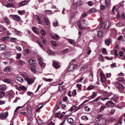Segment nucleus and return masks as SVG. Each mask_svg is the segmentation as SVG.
Instances as JSON below:
<instances>
[{"instance_id":"obj_1","label":"nucleus","mask_w":125,"mask_h":125,"mask_svg":"<svg viewBox=\"0 0 125 125\" xmlns=\"http://www.w3.org/2000/svg\"><path fill=\"white\" fill-rule=\"evenodd\" d=\"M10 16H11L13 19L15 21H19L21 19V18L20 16L17 15H10Z\"/></svg>"},{"instance_id":"obj_2","label":"nucleus","mask_w":125,"mask_h":125,"mask_svg":"<svg viewBox=\"0 0 125 125\" xmlns=\"http://www.w3.org/2000/svg\"><path fill=\"white\" fill-rule=\"evenodd\" d=\"M102 26H103L104 28L106 29H108L109 27V22L108 21L103 22L102 24Z\"/></svg>"},{"instance_id":"obj_3","label":"nucleus","mask_w":125,"mask_h":125,"mask_svg":"<svg viewBox=\"0 0 125 125\" xmlns=\"http://www.w3.org/2000/svg\"><path fill=\"white\" fill-rule=\"evenodd\" d=\"M105 105L108 107H112L114 106V103L111 101H109L107 102Z\"/></svg>"},{"instance_id":"obj_4","label":"nucleus","mask_w":125,"mask_h":125,"mask_svg":"<svg viewBox=\"0 0 125 125\" xmlns=\"http://www.w3.org/2000/svg\"><path fill=\"white\" fill-rule=\"evenodd\" d=\"M8 115V113H3L0 115V117L2 119H4L6 118Z\"/></svg>"},{"instance_id":"obj_5","label":"nucleus","mask_w":125,"mask_h":125,"mask_svg":"<svg viewBox=\"0 0 125 125\" xmlns=\"http://www.w3.org/2000/svg\"><path fill=\"white\" fill-rule=\"evenodd\" d=\"M29 1L25 0L22 1L19 3V6L20 7L26 4L29 2Z\"/></svg>"},{"instance_id":"obj_6","label":"nucleus","mask_w":125,"mask_h":125,"mask_svg":"<svg viewBox=\"0 0 125 125\" xmlns=\"http://www.w3.org/2000/svg\"><path fill=\"white\" fill-rule=\"evenodd\" d=\"M3 19L4 22L7 24H9L10 23V21L9 18L7 17H4Z\"/></svg>"},{"instance_id":"obj_7","label":"nucleus","mask_w":125,"mask_h":125,"mask_svg":"<svg viewBox=\"0 0 125 125\" xmlns=\"http://www.w3.org/2000/svg\"><path fill=\"white\" fill-rule=\"evenodd\" d=\"M100 75L101 77V80L103 82H104L105 81V77L103 73L101 72H100Z\"/></svg>"},{"instance_id":"obj_8","label":"nucleus","mask_w":125,"mask_h":125,"mask_svg":"<svg viewBox=\"0 0 125 125\" xmlns=\"http://www.w3.org/2000/svg\"><path fill=\"white\" fill-rule=\"evenodd\" d=\"M12 68L10 66H9L5 68L4 69V71L5 72L8 73L10 72Z\"/></svg>"},{"instance_id":"obj_9","label":"nucleus","mask_w":125,"mask_h":125,"mask_svg":"<svg viewBox=\"0 0 125 125\" xmlns=\"http://www.w3.org/2000/svg\"><path fill=\"white\" fill-rule=\"evenodd\" d=\"M32 29L33 31L36 34H39V31L36 27L33 26L32 27Z\"/></svg>"},{"instance_id":"obj_10","label":"nucleus","mask_w":125,"mask_h":125,"mask_svg":"<svg viewBox=\"0 0 125 125\" xmlns=\"http://www.w3.org/2000/svg\"><path fill=\"white\" fill-rule=\"evenodd\" d=\"M26 64V62L22 60H20L19 61L18 65L19 66L23 65Z\"/></svg>"},{"instance_id":"obj_11","label":"nucleus","mask_w":125,"mask_h":125,"mask_svg":"<svg viewBox=\"0 0 125 125\" xmlns=\"http://www.w3.org/2000/svg\"><path fill=\"white\" fill-rule=\"evenodd\" d=\"M44 21V24L46 25H48L49 24V20L46 18L45 17L43 19Z\"/></svg>"},{"instance_id":"obj_12","label":"nucleus","mask_w":125,"mask_h":125,"mask_svg":"<svg viewBox=\"0 0 125 125\" xmlns=\"http://www.w3.org/2000/svg\"><path fill=\"white\" fill-rule=\"evenodd\" d=\"M36 60L35 59H31L29 60V62L30 64L31 65H34Z\"/></svg>"},{"instance_id":"obj_13","label":"nucleus","mask_w":125,"mask_h":125,"mask_svg":"<svg viewBox=\"0 0 125 125\" xmlns=\"http://www.w3.org/2000/svg\"><path fill=\"white\" fill-rule=\"evenodd\" d=\"M25 79L27 81V83L29 84H32L33 82V80L32 79L27 78H26Z\"/></svg>"},{"instance_id":"obj_14","label":"nucleus","mask_w":125,"mask_h":125,"mask_svg":"<svg viewBox=\"0 0 125 125\" xmlns=\"http://www.w3.org/2000/svg\"><path fill=\"white\" fill-rule=\"evenodd\" d=\"M83 2L82 1V0H79L77 1L75 3V4L77 6H79L82 4Z\"/></svg>"},{"instance_id":"obj_15","label":"nucleus","mask_w":125,"mask_h":125,"mask_svg":"<svg viewBox=\"0 0 125 125\" xmlns=\"http://www.w3.org/2000/svg\"><path fill=\"white\" fill-rule=\"evenodd\" d=\"M68 42L70 44H73L76 43V42L75 40L71 39H68Z\"/></svg>"},{"instance_id":"obj_16","label":"nucleus","mask_w":125,"mask_h":125,"mask_svg":"<svg viewBox=\"0 0 125 125\" xmlns=\"http://www.w3.org/2000/svg\"><path fill=\"white\" fill-rule=\"evenodd\" d=\"M6 88V86L4 84L0 85V90H5Z\"/></svg>"},{"instance_id":"obj_17","label":"nucleus","mask_w":125,"mask_h":125,"mask_svg":"<svg viewBox=\"0 0 125 125\" xmlns=\"http://www.w3.org/2000/svg\"><path fill=\"white\" fill-rule=\"evenodd\" d=\"M26 87L23 86H21L19 88H17V89L19 91H20L21 90H25L26 89Z\"/></svg>"},{"instance_id":"obj_18","label":"nucleus","mask_w":125,"mask_h":125,"mask_svg":"<svg viewBox=\"0 0 125 125\" xmlns=\"http://www.w3.org/2000/svg\"><path fill=\"white\" fill-rule=\"evenodd\" d=\"M38 61L40 65L42 66L43 64V62L41 58H38Z\"/></svg>"},{"instance_id":"obj_19","label":"nucleus","mask_w":125,"mask_h":125,"mask_svg":"<svg viewBox=\"0 0 125 125\" xmlns=\"http://www.w3.org/2000/svg\"><path fill=\"white\" fill-rule=\"evenodd\" d=\"M68 123L70 124H73L74 122V120L73 119L71 118H69L67 120Z\"/></svg>"},{"instance_id":"obj_20","label":"nucleus","mask_w":125,"mask_h":125,"mask_svg":"<svg viewBox=\"0 0 125 125\" xmlns=\"http://www.w3.org/2000/svg\"><path fill=\"white\" fill-rule=\"evenodd\" d=\"M16 80L21 83H22L23 82V79L20 76H17L16 78Z\"/></svg>"},{"instance_id":"obj_21","label":"nucleus","mask_w":125,"mask_h":125,"mask_svg":"<svg viewBox=\"0 0 125 125\" xmlns=\"http://www.w3.org/2000/svg\"><path fill=\"white\" fill-rule=\"evenodd\" d=\"M31 69L32 71L35 73H36L37 72L36 68L34 66L31 67Z\"/></svg>"},{"instance_id":"obj_22","label":"nucleus","mask_w":125,"mask_h":125,"mask_svg":"<svg viewBox=\"0 0 125 125\" xmlns=\"http://www.w3.org/2000/svg\"><path fill=\"white\" fill-rule=\"evenodd\" d=\"M111 42L110 41V39H106L105 41V44L107 46H109Z\"/></svg>"},{"instance_id":"obj_23","label":"nucleus","mask_w":125,"mask_h":125,"mask_svg":"<svg viewBox=\"0 0 125 125\" xmlns=\"http://www.w3.org/2000/svg\"><path fill=\"white\" fill-rule=\"evenodd\" d=\"M122 119L120 118L117 123L114 124L115 125H121L122 123Z\"/></svg>"},{"instance_id":"obj_24","label":"nucleus","mask_w":125,"mask_h":125,"mask_svg":"<svg viewBox=\"0 0 125 125\" xmlns=\"http://www.w3.org/2000/svg\"><path fill=\"white\" fill-rule=\"evenodd\" d=\"M53 66L55 68L57 69L59 68V66L58 63L56 62H54L53 63Z\"/></svg>"},{"instance_id":"obj_25","label":"nucleus","mask_w":125,"mask_h":125,"mask_svg":"<svg viewBox=\"0 0 125 125\" xmlns=\"http://www.w3.org/2000/svg\"><path fill=\"white\" fill-rule=\"evenodd\" d=\"M5 49V46L3 44L0 45V50L2 51Z\"/></svg>"},{"instance_id":"obj_26","label":"nucleus","mask_w":125,"mask_h":125,"mask_svg":"<svg viewBox=\"0 0 125 125\" xmlns=\"http://www.w3.org/2000/svg\"><path fill=\"white\" fill-rule=\"evenodd\" d=\"M41 33L44 36L46 35V32L45 30L44 29H42L41 30Z\"/></svg>"},{"instance_id":"obj_27","label":"nucleus","mask_w":125,"mask_h":125,"mask_svg":"<svg viewBox=\"0 0 125 125\" xmlns=\"http://www.w3.org/2000/svg\"><path fill=\"white\" fill-rule=\"evenodd\" d=\"M43 79L46 82H51L53 80L52 79H51V78L47 79L45 78H43Z\"/></svg>"},{"instance_id":"obj_28","label":"nucleus","mask_w":125,"mask_h":125,"mask_svg":"<svg viewBox=\"0 0 125 125\" xmlns=\"http://www.w3.org/2000/svg\"><path fill=\"white\" fill-rule=\"evenodd\" d=\"M116 118L112 117L110 118L109 120V122H115L116 121Z\"/></svg>"},{"instance_id":"obj_29","label":"nucleus","mask_w":125,"mask_h":125,"mask_svg":"<svg viewBox=\"0 0 125 125\" xmlns=\"http://www.w3.org/2000/svg\"><path fill=\"white\" fill-rule=\"evenodd\" d=\"M89 12L92 13L96 12V10L94 8H92L89 10Z\"/></svg>"},{"instance_id":"obj_30","label":"nucleus","mask_w":125,"mask_h":125,"mask_svg":"<svg viewBox=\"0 0 125 125\" xmlns=\"http://www.w3.org/2000/svg\"><path fill=\"white\" fill-rule=\"evenodd\" d=\"M81 118L82 120L85 121L87 120L88 119V118L86 116H82L81 117Z\"/></svg>"},{"instance_id":"obj_31","label":"nucleus","mask_w":125,"mask_h":125,"mask_svg":"<svg viewBox=\"0 0 125 125\" xmlns=\"http://www.w3.org/2000/svg\"><path fill=\"white\" fill-rule=\"evenodd\" d=\"M69 51V49L68 48H66V49L63 50L61 51V52L62 53H63L64 54H66Z\"/></svg>"},{"instance_id":"obj_32","label":"nucleus","mask_w":125,"mask_h":125,"mask_svg":"<svg viewBox=\"0 0 125 125\" xmlns=\"http://www.w3.org/2000/svg\"><path fill=\"white\" fill-rule=\"evenodd\" d=\"M4 81L5 82L7 83H11V81L10 79H4Z\"/></svg>"},{"instance_id":"obj_33","label":"nucleus","mask_w":125,"mask_h":125,"mask_svg":"<svg viewBox=\"0 0 125 125\" xmlns=\"http://www.w3.org/2000/svg\"><path fill=\"white\" fill-rule=\"evenodd\" d=\"M22 76L24 78H27L28 76V74L27 73H25L23 72L22 73Z\"/></svg>"},{"instance_id":"obj_34","label":"nucleus","mask_w":125,"mask_h":125,"mask_svg":"<svg viewBox=\"0 0 125 125\" xmlns=\"http://www.w3.org/2000/svg\"><path fill=\"white\" fill-rule=\"evenodd\" d=\"M36 16H37V18L38 23L39 24L42 23L43 22L39 18L38 15H37Z\"/></svg>"},{"instance_id":"obj_35","label":"nucleus","mask_w":125,"mask_h":125,"mask_svg":"<svg viewBox=\"0 0 125 125\" xmlns=\"http://www.w3.org/2000/svg\"><path fill=\"white\" fill-rule=\"evenodd\" d=\"M14 6L13 4H10V3H8L6 5V6L8 8H10L13 7Z\"/></svg>"},{"instance_id":"obj_36","label":"nucleus","mask_w":125,"mask_h":125,"mask_svg":"<svg viewBox=\"0 0 125 125\" xmlns=\"http://www.w3.org/2000/svg\"><path fill=\"white\" fill-rule=\"evenodd\" d=\"M72 95L73 96H75L76 94V91L75 90H73L72 93Z\"/></svg>"},{"instance_id":"obj_37","label":"nucleus","mask_w":125,"mask_h":125,"mask_svg":"<svg viewBox=\"0 0 125 125\" xmlns=\"http://www.w3.org/2000/svg\"><path fill=\"white\" fill-rule=\"evenodd\" d=\"M94 86L92 85H91L89 86L87 88V89L88 90H90L94 88Z\"/></svg>"},{"instance_id":"obj_38","label":"nucleus","mask_w":125,"mask_h":125,"mask_svg":"<svg viewBox=\"0 0 125 125\" xmlns=\"http://www.w3.org/2000/svg\"><path fill=\"white\" fill-rule=\"evenodd\" d=\"M8 38L7 37H2L1 40L3 41H5L6 40H8Z\"/></svg>"},{"instance_id":"obj_39","label":"nucleus","mask_w":125,"mask_h":125,"mask_svg":"<svg viewBox=\"0 0 125 125\" xmlns=\"http://www.w3.org/2000/svg\"><path fill=\"white\" fill-rule=\"evenodd\" d=\"M103 35V33L102 32L99 31L98 33V35L99 37H101Z\"/></svg>"},{"instance_id":"obj_40","label":"nucleus","mask_w":125,"mask_h":125,"mask_svg":"<svg viewBox=\"0 0 125 125\" xmlns=\"http://www.w3.org/2000/svg\"><path fill=\"white\" fill-rule=\"evenodd\" d=\"M5 93L4 92L1 91H0V97H3L5 95Z\"/></svg>"},{"instance_id":"obj_41","label":"nucleus","mask_w":125,"mask_h":125,"mask_svg":"<svg viewBox=\"0 0 125 125\" xmlns=\"http://www.w3.org/2000/svg\"><path fill=\"white\" fill-rule=\"evenodd\" d=\"M21 54L20 53H18L17 54L16 58L17 59H19L21 58Z\"/></svg>"},{"instance_id":"obj_42","label":"nucleus","mask_w":125,"mask_h":125,"mask_svg":"<svg viewBox=\"0 0 125 125\" xmlns=\"http://www.w3.org/2000/svg\"><path fill=\"white\" fill-rule=\"evenodd\" d=\"M96 95L97 94L95 92H94L91 96L92 98H94L95 97Z\"/></svg>"},{"instance_id":"obj_43","label":"nucleus","mask_w":125,"mask_h":125,"mask_svg":"<svg viewBox=\"0 0 125 125\" xmlns=\"http://www.w3.org/2000/svg\"><path fill=\"white\" fill-rule=\"evenodd\" d=\"M16 40L17 39L15 38H12L10 39V41L12 42H15Z\"/></svg>"},{"instance_id":"obj_44","label":"nucleus","mask_w":125,"mask_h":125,"mask_svg":"<svg viewBox=\"0 0 125 125\" xmlns=\"http://www.w3.org/2000/svg\"><path fill=\"white\" fill-rule=\"evenodd\" d=\"M59 37L58 35L56 34H54L53 37L55 39H57Z\"/></svg>"},{"instance_id":"obj_45","label":"nucleus","mask_w":125,"mask_h":125,"mask_svg":"<svg viewBox=\"0 0 125 125\" xmlns=\"http://www.w3.org/2000/svg\"><path fill=\"white\" fill-rule=\"evenodd\" d=\"M76 107V106H74L71 107L70 109L69 110L70 111H72L74 110Z\"/></svg>"},{"instance_id":"obj_46","label":"nucleus","mask_w":125,"mask_h":125,"mask_svg":"<svg viewBox=\"0 0 125 125\" xmlns=\"http://www.w3.org/2000/svg\"><path fill=\"white\" fill-rule=\"evenodd\" d=\"M42 42L45 45H46L47 44V42H46V41L45 39L42 37Z\"/></svg>"},{"instance_id":"obj_47","label":"nucleus","mask_w":125,"mask_h":125,"mask_svg":"<svg viewBox=\"0 0 125 125\" xmlns=\"http://www.w3.org/2000/svg\"><path fill=\"white\" fill-rule=\"evenodd\" d=\"M24 106H19L18 107H17L16 109L15 110V112H16V111H17V110H18L19 109H21V108H23V107Z\"/></svg>"},{"instance_id":"obj_48","label":"nucleus","mask_w":125,"mask_h":125,"mask_svg":"<svg viewBox=\"0 0 125 125\" xmlns=\"http://www.w3.org/2000/svg\"><path fill=\"white\" fill-rule=\"evenodd\" d=\"M14 31L15 32V33H16L17 34L19 35V34H20L21 33L20 31H18L16 29H15L14 30Z\"/></svg>"},{"instance_id":"obj_49","label":"nucleus","mask_w":125,"mask_h":125,"mask_svg":"<svg viewBox=\"0 0 125 125\" xmlns=\"http://www.w3.org/2000/svg\"><path fill=\"white\" fill-rule=\"evenodd\" d=\"M106 107L105 106H101V108L100 109V112H101L103 111L104 109L106 108Z\"/></svg>"},{"instance_id":"obj_50","label":"nucleus","mask_w":125,"mask_h":125,"mask_svg":"<svg viewBox=\"0 0 125 125\" xmlns=\"http://www.w3.org/2000/svg\"><path fill=\"white\" fill-rule=\"evenodd\" d=\"M25 54H27L29 53H30L29 50L28 49H26L25 51Z\"/></svg>"},{"instance_id":"obj_51","label":"nucleus","mask_w":125,"mask_h":125,"mask_svg":"<svg viewBox=\"0 0 125 125\" xmlns=\"http://www.w3.org/2000/svg\"><path fill=\"white\" fill-rule=\"evenodd\" d=\"M118 80L120 82H122L124 81V78H118Z\"/></svg>"},{"instance_id":"obj_52","label":"nucleus","mask_w":125,"mask_h":125,"mask_svg":"<svg viewBox=\"0 0 125 125\" xmlns=\"http://www.w3.org/2000/svg\"><path fill=\"white\" fill-rule=\"evenodd\" d=\"M47 103H45L44 104H42V105L41 106H40L41 104L39 105L38 106V107L39 109H41L43 106H44L45 104Z\"/></svg>"},{"instance_id":"obj_53","label":"nucleus","mask_w":125,"mask_h":125,"mask_svg":"<svg viewBox=\"0 0 125 125\" xmlns=\"http://www.w3.org/2000/svg\"><path fill=\"white\" fill-rule=\"evenodd\" d=\"M51 43L52 45L54 46H57V44L56 43V42L55 41H52Z\"/></svg>"},{"instance_id":"obj_54","label":"nucleus","mask_w":125,"mask_h":125,"mask_svg":"<svg viewBox=\"0 0 125 125\" xmlns=\"http://www.w3.org/2000/svg\"><path fill=\"white\" fill-rule=\"evenodd\" d=\"M18 12L20 15H22L24 14V11L23 10H19L18 11Z\"/></svg>"},{"instance_id":"obj_55","label":"nucleus","mask_w":125,"mask_h":125,"mask_svg":"<svg viewBox=\"0 0 125 125\" xmlns=\"http://www.w3.org/2000/svg\"><path fill=\"white\" fill-rule=\"evenodd\" d=\"M58 24V23L57 21H56V22H54L53 23V26L54 27L57 26Z\"/></svg>"},{"instance_id":"obj_56","label":"nucleus","mask_w":125,"mask_h":125,"mask_svg":"<svg viewBox=\"0 0 125 125\" xmlns=\"http://www.w3.org/2000/svg\"><path fill=\"white\" fill-rule=\"evenodd\" d=\"M68 98L67 97H65L63 98L62 100L63 102H66Z\"/></svg>"},{"instance_id":"obj_57","label":"nucleus","mask_w":125,"mask_h":125,"mask_svg":"<svg viewBox=\"0 0 125 125\" xmlns=\"http://www.w3.org/2000/svg\"><path fill=\"white\" fill-rule=\"evenodd\" d=\"M61 107L62 109H64L66 107V106L65 104H62L61 105Z\"/></svg>"},{"instance_id":"obj_58","label":"nucleus","mask_w":125,"mask_h":125,"mask_svg":"<svg viewBox=\"0 0 125 125\" xmlns=\"http://www.w3.org/2000/svg\"><path fill=\"white\" fill-rule=\"evenodd\" d=\"M101 10H103L105 8V6L103 5H101L100 6Z\"/></svg>"},{"instance_id":"obj_59","label":"nucleus","mask_w":125,"mask_h":125,"mask_svg":"<svg viewBox=\"0 0 125 125\" xmlns=\"http://www.w3.org/2000/svg\"><path fill=\"white\" fill-rule=\"evenodd\" d=\"M84 109L87 112H88L90 111V109L88 108L87 106H86L84 108Z\"/></svg>"},{"instance_id":"obj_60","label":"nucleus","mask_w":125,"mask_h":125,"mask_svg":"<svg viewBox=\"0 0 125 125\" xmlns=\"http://www.w3.org/2000/svg\"><path fill=\"white\" fill-rule=\"evenodd\" d=\"M100 97H97V98H96L94 100V101H93V102H96L97 101H98L100 99L99 98Z\"/></svg>"},{"instance_id":"obj_61","label":"nucleus","mask_w":125,"mask_h":125,"mask_svg":"<svg viewBox=\"0 0 125 125\" xmlns=\"http://www.w3.org/2000/svg\"><path fill=\"white\" fill-rule=\"evenodd\" d=\"M87 15L86 14V13H84L83 14L81 15V18H83L85 17Z\"/></svg>"},{"instance_id":"obj_62","label":"nucleus","mask_w":125,"mask_h":125,"mask_svg":"<svg viewBox=\"0 0 125 125\" xmlns=\"http://www.w3.org/2000/svg\"><path fill=\"white\" fill-rule=\"evenodd\" d=\"M16 48L17 50L19 51H21V47L19 46H17L16 47Z\"/></svg>"},{"instance_id":"obj_63","label":"nucleus","mask_w":125,"mask_h":125,"mask_svg":"<svg viewBox=\"0 0 125 125\" xmlns=\"http://www.w3.org/2000/svg\"><path fill=\"white\" fill-rule=\"evenodd\" d=\"M110 0H105V5L106 6H107Z\"/></svg>"},{"instance_id":"obj_64","label":"nucleus","mask_w":125,"mask_h":125,"mask_svg":"<svg viewBox=\"0 0 125 125\" xmlns=\"http://www.w3.org/2000/svg\"><path fill=\"white\" fill-rule=\"evenodd\" d=\"M115 84L116 87L117 88H119L120 84L118 82H116L115 83Z\"/></svg>"}]
</instances>
